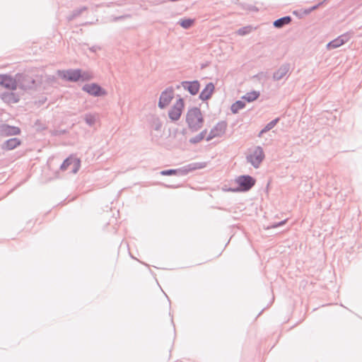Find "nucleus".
Here are the masks:
<instances>
[{
	"label": "nucleus",
	"instance_id": "obj_1",
	"mask_svg": "<svg viewBox=\"0 0 362 362\" xmlns=\"http://www.w3.org/2000/svg\"><path fill=\"white\" fill-rule=\"evenodd\" d=\"M204 117L201 110L194 107L188 110L186 114V122L192 132L199 131L204 125Z\"/></svg>",
	"mask_w": 362,
	"mask_h": 362
},
{
	"label": "nucleus",
	"instance_id": "obj_15",
	"mask_svg": "<svg viewBox=\"0 0 362 362\" xmlns=\"http://www.w3.org/2000/svg\"><path fill=\"white\" fill-rule=\"evenodd\" d=\"M215 90L214 84L211 82L206 84L205 88L202 90L199 94V99L202 101L208 100L211 98L214 91Z\"/></svg>",
	"mask_w": 362,
	"mask_h": 362
},
{
	"label": "nucleus",
	"instance_id": "obj_10",
	"mask_svg": "<svg viewBox=\"0 0 362 362\" xmlns=\"http://www.w3.org/2000/svg\"><path fill=\"white\" fill-rule=\"evenodd\" d=\"M70 166H71V172L76 173L81 166L80 160L74 157H68L62 163L60 169L62 170H68Z\"/></svg>",
	"mask_w": 362,
	"mask_h": 362
},
{
	"label": "nucleus",
	"instance_id": "obj_19",
	"mask_svg": "<svg viewBox=\"0 0 362 362\" xmlns=\"http://www.w3.org/2000/svg\"><path fill=\"white\" fill-rule=\"evenodd\" d=\"M207 133V129H205L203 131H202L199 134L196 135L195 136L189 139V142L192 144H196L202 141L206 136V134Z\"/></svg>",
	"mask_w": 362,
	"mask_h": 362
},
{
	"label": "nucleus",
	"instance_id": "obj_3",
	"mask_svg": "<svg viewBox=\"0 0 362 362\" xmlns=\"http://www.w3.org/2000/svg\"><path fill=\"white\" fill-rule=\"evenodd\" d=\"M16 87L22 90L34 89L36 87L35 80L25 73L16 74Z\"/></svg>",
	"mask_w": 362,
	"mask_h": 362
},
{
	"label": "nucleus",
	"instance_id": "obj_24",
	"mask_svg": "<svg viewBox=\"0 0 362 362\" xmlns=\"http://www.w3.org/2000/svg\"><path fill=\"white\" fill-rule=\"evenodd\" d=\"M341 45H342L341 42H340V40H339V37H337L334 40L330 41L327 45V48L328 49H335V48L339 47Z\"/></svg>",
	"mask_w": 362,
	"mask_h": 362
},
{
	"label": "nucleus",
	"instance_id": "obj_27",
	"mask_svg": "<svg viewBox=\"0 0 362 362\" xmlns=\"http://www.w3.org/2000/svg\"><path fill=\"white\" fill-rule=\"evenodd\" d=\"M2 99L8 100L9 102L11 101L13 103H17L18 99L16 98L15 94L13 93H4L3 95Z\"/></svg>",
	"mask_w": 362,
	"mask_h": 362
},
{
	"label": "nucleus",
	"instance_id": "obj_17",
	"mask_svg": "<svg viewBox=\"0 0 362 362\" xmlns=\"http://www.w3.org/2000/svg\"><path fill=\"white\" fill-rule=\"evenodd\" d=\"M292 18L289 16H286L282 18H278L273 22V25L276 28H281L284 25L289 24Z\"/></svg>",
	"mask_w": 362,
	"mask_h": 362
},
{
	"label": "nucleus",
	"instance_id": "obj_4",
	"mask_svg": "<svg viewBox=\"0 0 362 362\" xmlns=\"http://www.w3.org/2000/svg\"><path fill=\"white\" fill-rule=\"evenodd\" d=\"M264 157L265 155L263 148L257 146L255 148L252 153L246 156V160L248 163H251L255 168H258L264 159Z\"/></svg>",
	"mask_w": 362,
	"mask_h": 362
},
{
	"label": "nucleus",
	"instance_id": "obj_31",
	"mask_svg": "<svg viewBox=\"0 0 362 362\" xmlns=\"http://www.w3.org/2000/svg\"><path fill=\"white\" fill-rule=\"evenodd\" d=\"M279 120V118H276V119L272 120L271 122H269V123H267L266 124L264 128L267 130V132H269V130H271L272 129H273L275 127V125L278 123Z\"/></svg>",
	"mask_w": 362,
	"mask_h": 362
},
{
	"label": "nucleus",
	"instance_id": "obj_29",
	"mask_svg": "<svg viewBox=\"0 0 362 362\" xmlns=\"http://www.w3.org/2000/svg\"><path fill=\"white\" fill-rule=\"evenodd\" d=\"M351 36V33L349 32H347L343 35H339V38L340 40V42H341V45H344L346 42H347L350 40Z\"/></svg>",
	"mask_w": 362,
	"mask_h": 362
},
{
	"label": "nucleus",
	"instance_id": "obj_30",
	"mask_svg": "<svg viewBox=\"0 0 362 362\" xmlns=\"http://www.w3.org/2000/svg\"><path fill=\"white\" fill-rule=\"evenodd\" d=\"M86 9H87V8L86 6H83L78 9L74 10L73 13H72V16L71 18H69V20H71V19L78 16L79 15H81L82 13V12H83Z\"/></svg>",
	"mask_w": 362,
	"mask_h": 362
},
{
	"label": "nucleus",
	"instance_id": "obj_22",
	"mask_svg": "<svg viewBox=\"0 0 362 362\" xmlns=\"http://www.w3.org/2000/svg\"><path fill=\"white\" fill-rule=\"evenodd\" d=\"M206 166V163L205 162L192 163L187 165V168H189L190 172L195 170L204 168Z\"/></svg>",
	"mask_w": 362,
	"mask_h": 362
},
{
	"label": "nucleus",
	"instance_id": "obj_18",
	"mask_svg": "<svg viewBox=\"0 0 362 362\" xmlns=\"http://www.w3.org/2000/svg\"><path fill=\"white\" fill-rule=\"evenodd\" d=\"M259 95L260 93L259 91L252 90L251 92L247 93L241 98L248 103H251L257 100L259 98Z\"/></svg>",
	"mask_w": 362,
	"mask_h": 362
},
{
	"label": "nucleus",
	"instance_id": "obj_38",
	"mask_svg": "<svg viewBox=\"0 0 362 362\" xmlns=\"http://www.w3.org/2000/svg\"><path fill=\"white\" fill-rule=\"evenodd\" d=\"M260 132L264 134V133L267 132V130L264 127Z\"/></svg>",
	"mask_w": 362,
	"mask_h": 362
},
{
	"label": "nucleus",
	"instance_id": "obj_35",
	"mask_svg": "<svg viewBox=\"0 0 362 362\" xmlns=\"http://www.w3.org/2000/svg\"><path fill=\"white\" fill-rule=\"evenodd\" d=\"M160 185H162L163 187H166V188H171V189H173V188H176L177 187L175 186V185H167V184H164V183H161Z\"/></svg>",
	"mask_w": 362,
	"mask_h": 362
},
{
	"label": "nucleus",
	"instance_id": "obj_21",
	"mask_svg": "<svg viewBox=\"0 0 362 362\" xmlns=\"http://www.w3.org/2000/svg\"><path fill=\"white\" fill-rule=\"evenodd\" d=\"M96 119V114L87 113L84 115V120L86 123L90 127H92L95 124Z\"/></svg>",
	"mask_w": 362,
	"mask_h": 362
},
{
	"label": "nucleus",
	"instance_id": "obj_2",
	"mask_svg": "<svg viewBox=\"0 0 362 362\" xmlns=\"http://www.w3.org/2000/svg\"><path fill=\"white\" fill-rule=\"evenodd\" d=\"M238 187L235 189L230 188L231 192H247L251 189L256 183V180L248 175H240L235 179Z\"/></svg>",
	"mask_w": 362,
	"mask_h": 362
},
{
	"label": "nucleus",
	"instance_id": "obj_9",
	"mask_svg": "<svg viewBox=\"0 0 362 362\" xmlns=\"http://www.w3.org/2000/svg\"><path fill=\"white\" fill-rule=\"evenodd\" d=\"M174 97V89L173 87H168L165 88L160 94L159 101H158V107L160 109L165 108L168 106Z\"/></svg>",
	"mask_w": 362,
	"mask_h": 362
},
{
	"label": "nucleus",
	"instance_id": "obj_33",
	"mask_svg": "<svg viewBox=\"0 0 362 362\" xmlns=\"http://www.w3.org/2000/svg\"><path fill=\"white\" fill-rule=\"evenodd\" d=\"M325 1H326V0L321 1L319 4H317V5H315L313 6L310 7V8L305 10L304 13L305 14H309L311 11L317 9L320 6L322 5Z\"/></svg>",
	"mask_w": 362,
	"mask_h": 362
},
{
	"label": "nucleus",
	"instance_id": "obj_11",
	"mask_svg": "<svg viewBox=\"0 0 362 362\" xmlns=\"http://www.w3.org/2000/svg\"><path fill=\"white\" fill-rule=\"evenodd\" d=\"M290 74L291 64L289 63H284L281 64L276 71L274 72L272 78L275 81H280L286 76L287 78Z\"/></svg>",
	"mask_w": 362,
	"mask_h": 362
},
{
	"label": "nucleus",
	"instance_id": "obj_32",
	"mask_svg": "<svg viewBox=\"0 0 362 362\" xmlns=\"http://www.w3.org/2000/svg\"><path fill=\"white\" fill-rule=\"evenodd\" d=\"M160 174L164 176L176 175L175 169H168L160 171Z\"/></svg>",
	"mask_w": 362,
	"mask_h": 362
},
{
	"label": "nucleus",
	"instance_id": "obj_34",
	"mask_svg": "<svg viewBox=\"0 0 362 362\" xmlns=\"http://www.w3.org/2000/svg\"><path fill=\"white\" fill-rule=\"evenodd\" d=\"M286 219L281 221L277 223H274V224L272 225L269 228H277L279 226L284 225L286 223Z\"/></svg>",
	"mask_w": 362,
	"mask_h": 362
},
{
	"label": "nucleus",
	"instance_id": "obj_36",
	"mask_svg": "<svg viewBox=\"0 0 362 362\" xmlns=\"http://www.w3.org/2000/svg\"><path fill=\"white\" fill-rule=\"evenodd\" d=\"M124 18V16H118V17H115L114 18V21H119V20H121V19H123Z\"/></svg>",
	"mask_w": 362,
	"mask_h": 362
},
{
	"label": "nucleus",
	"instance_id": "obj_28",
	"mask_svg": "<svg viewBox=\"0 0 362 362\" xmlns=\"http://www.w3.org/2000/svg\"><path fill=\"white\" fill-rule=\"evenodd\" d=\"M176 170V175H187L190 171L189 168H187V165H185L180 168L175 169Z\"/></svg>",
	"mask_w": 362,
	"mask_h": 362
},
{
	"label": "nucleus",
	"instance_id": "obj_39",
	"mask_svg": "<svg viewBox=\"0 0 362 362\" xmlns=\"http://www.w3.org/2000/svg\"><path fill=\"white\" fill-rule=\"evenodd\" d=\"M160 124L156 125L155 129L158 130L160 129Z\"/></svg>",
	"mask_w": 362,
	"mask_h": 362
},
{
	"label": "nucleus",
	"instance_id": "obj_8",
	"mask_svg": "<svg viewBox=\"0 0 362 362\" xmlns=\"http://www.w3.org/2000/svg\"><path fill=\"white\" fill-rule=\"evenodd\" d=\"M58 73L59 76L63 79L71 82H77L81 78L80 69H70L65 71H59Z\"/></svg>",
	"mask_w": 362,
	"mask_h": 362
},
{
	"label": "nucleus",
	"instance_id": "obj_40",
	"mask_svg": "<svg viewBox=\"0 0 362 362\" xmlns=\"http://www.w3.org/2000/svg\"><path fill=\"white\" fill-rule=\"evenodd\" d=\"M262 135H263V134H262L261 132H259V134H258V135H257V136H258V137H262Z\"/></svg>",
	"mask_w": 362,
	"mask_h": 362
},
{
	"label": "nucleus",
	"instance_id": "obj_25",
	"mask_svg": "<svg viewBox=\"0 0 362 362\" xmlns=\"http://www.w3.org/2000/svg\"><path fill=\"white\" fill-rule=\"evenodd\" d=\"M252 30V27L250 25L240 28L238 30L237 33L240 35H245L250 33Z\"/></svg>",
	"mask_w": 362,
	"mask_h": 362
},
{
	"label": "nucleus",
	"instance_id": "obj_14",
	"mask_svg": "<svg viewBox=\"0 0 362 362\" xmlns=\"http://www.w3.org/2000/svg\"><path fill=\"white\" fill-rule=\"evenodd\" d=\"M181 86L185 90H187L192 95L198 93L200 88V83L197 80L192 81H184L181 83Z\"/></svg>",
	"mask_w": 362,
	"mask_h": 362
},
{
	"label": "nucleus",
	"instance_id": "obj_26",
	"mask_svg": "<svg viewBox=\"0 0 362 362\" xmlns=\"http://www.w3.org/2000/svg\"><path fill=\"white\" fill-rule=\"evenodd\" d=\"M81 80H82L83 81H90V80H91L93 78V74L91 72H90V71H82L81 69Z\"/></svg>",
	"mask_w": 362,
	"mask_h": 362
},
{
	"label": "nucleus",
	"instance_id": "obj_5",
	"mask_svg": "<svg viewBox=\"0 0 362 362\" xmlns=\"http://www.w3.org/2000/svg\"><path fill=\"white\" fill-rule=\"evenodd\" d=\"M82 90L94 97L105 96L107 94L106 90L96 83L83 85Z\"/></svg>",
	"mask_w": 362,
	"mask_h": 362
},
{
	"label": "nucleus",
	"instance_id": "obj_37",
	"mask_svg": "<svg viewBox=\"0 0 362 362\" xmlns=\"http://www.w3.org/2000/svg\"><path fill=\"white\" fill-rule=\"evenodd\" d=\"M260 132L264 134V133L267 132V130L264 127Z\"/></svg>",
	"mask_w": 362,
	"mask_h": 362
},
{
	"label": "nucleus",
	"instance_id": "obj_13",
	"mask_svg": "<svg viewBox=\"0 0 362 362\" xmlns=\"http://www.w3.org/2000/svg\"><path fill=\"white\" fill-rule=\"evenodd\" d=\"M21 133V129L18 127L10 126L7 124L0 125V136H8L18 135Z\"/></svg>",
	"mask_w": 362,
	"mask_h": 362
},
{
	"label": "nucleus",
	"instance_id": "obj_20",
	"mask_svg": "<svg viewBox=\"0 0 362 362\" xmlns=\"http://www.w3.org/2000/svg\"><path fill=\"white\" fill-rule=\"evenodd\" d=\"M245 107V103L243 100H237L234 103L232 104L230 107V110L233 114H236L240 110L243 109Z\"/></svg>",
	"mask_w": 362,
	"mask_h": 362
},
{
	"label": "nucleus",
	"instance_id": "obj_23",
	"mask_svg": "<svg viewBox=\"0 0 362 362\" xmlns=\"http://www.w3.org/2000/svg\"><path fill=\"white\" fill-rule=\"evenodd\" d=\"M194 23V20L191 18L180 19L178 24L185 29L189 28Z\"/></svg>",
	"mask_w": 362,
	"mask_h": 362
},
{
	"label": "nucleus",
	"instance_id": "obj_6",
	"mask_svg": "<svg viewBox=\"0 0 362 362\" xmlns=\"http://www.w3.org/2000/svg\"><path fill=\"white\" fill-rule=\"evenodd\" d=\"M227 129V122L226 121L218 122L210 131L209 135L206 136L207 141H211L214 138L221 137L225 133Z\"/></svg>",
	"mask_w": 362,
	"mask_h": 362
},
{
	"label": "nucleus",
	"instance_id": "obj_12",
	"mask_svg": "<svg viewBox=\"0 0 362 362\" xmlns=\"http://www.w3.org/2000/svg\"><path fill=\"white\" fill-rule=\"evenodd\" d=\"M0 85L8 90H16L17 88L16 74L14 78L6 74H0Z\"/></svg>",
	"mask_w": 362,
	"mask_h": 362
},
{
	"label": "nucleus",
	"instance_id": "obj_41",
	"mask_svg": "<svg viewBox=\"0 0 362 362\" xmlns=\"http://www.w3.org/2000/svg\"><path fill=\"white\" fill-rule=\"evenodd\" d=\"M90 49H91V51H93V52H95V48H94V47H92Z\"/></svg>",
	"mask_w": 362,
	"mask_h": 362
},
{
	"label": "nucleus",
	"instance_id": "obj_7",
	"mask_svg": "<svg viewBox=\"0 0 362 362\" xmlns=\"http://www.w3.org/2000/svg\"><path fill=\"white\" fill-rule=\"evenodd\" d=\"M184 109V100L180 98L168 112L169 118L172 121H177L182 115Z\"/></svg>",
	"mask_w": 362,
	"mask_h": 362
},
{
	"label": "nucleus",
	"instance_id": "obj_16",
	"mask_svg": "<svg viewBox=\"0 0 362 362\" xmlns=\"http://www.w3.org/2000/svg\"><path fill=\"white\" fill-rule=\"evenodd\" d=\"M21 144V141L18 138H11L6 141H5L2 145L1 148L5 151H11L18 146H20Z\"/></svg>",
	"mask_w": 362,
	"mask_h": 362
}]
</instances>
